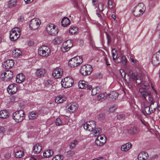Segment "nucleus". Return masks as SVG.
I'll use <instances>...</instances> for the list:
<instances>
[{
	"instance_id": "obj_1",
	"label": "nucleus",
	"mask_w": 160,
	"mask_h": 160,
	"mask_svg": "<svg viewBox=\"0 0 160 160\" xmlns=\"http://www.w3.org/2000/svg\"><path fill=\"white\" fill-rule=\"evenodd\" d=\"M96 123L93 121L87 122L83 125V127L85 129L89 131H92V133L95 136L99 135L101 132V129L99 128H95Z\"/></svg>"
},
{
	"instance_id": "obj_2",
	"label": "nucleus",
	"mask_w": 160,
	"mask_h": 160,
	"mask_svg": "<svg viewBox=\"0 0 160 160\" xmlns=\"http://www.w3.org/2000/svg\"><path fill=\"white\" fill-rule=\"evenodd\" d=\"M145 9L144 5L143 3H139L135 7L133 12V14L135 16H139L144 13Z\"/></svg>"
},
{
	"instance_id": "obj_3",
	"label": "nucleus",
	"mask_w": 160,
	"mask_h": 160,
	"mask_svg": "<svg viewBox=\"0 0 160 160\" xmlns=\"http://www.w3.org/2000/svg\"><path fill=\"white\" fill-rule=\"evenodd\" d=\"M25 114L23 111L20 110L16 111L13 114L12 118L16 122H19L22 121L25 118Z\"/></svg>"
},
{
	"instance_id": "obj_4",
	"label": "nucleus",
	"mask_w": 160,
	"mask_h": 160,
	"mask_svg": "<svg viewBox=\"0 0 160 160\" xmlns=\"http://www.w3.org/2000/svg\"><path fill=\"white\" fill-rule=\"evenodd\" d=\"M82 59L80 56L72 58L69 61L68 64L71 68H74L79 66L82 62Z\"/></svg>"
},
{
	"instance_id": "obj_5",
	"label": "nucleus",
	"mask_w": 160,
	"mask_h": 160,
	"mask_svg": "<svg viewBox=\"0 0 160 160\" xmlns=\"http://www.w3.org/2000/svg\"><path fill=\"white\" fill-rule=\"evenodd\" d=\"M20 30L19 28L15 27L13 28L10 33V38L12 41L17 40L20 36Z\"/></svg>"
},
{
	"instance_id": "obj_6",
	"label": "nucleus",
	"mask_w": 160,
	"mask_h": 160,
	"mask_svg": "<svg viewBox=\"0 0 160 160\" xmlns=\"http://www.w3.org/2000/svg\"><path fill=\"white\" fill-rule=\"evenodd\" d=\"M92 70V66L88 64L83 65L80 69L81 74L84 76L90 74Z\"/></svg>"
},
{
	"instance_id": "obj_7",
	"label": "nucleus",
	"mask_w": 160,
	"mask_h": 160,
	"mask_svg": "<svg viewBox=\"0 0 160 160\" xmlns=\"http://www.w3.org/2000/svg\"><path fill=\"white\" fill-rule=\"evenodd\" d=\"M74 82L73 79L70 77H67L63 79L61 82V85L64 88L71 87Z\"/></svg>"
},
{
	"instance_id": "obj_8",
	"label": "nucleus",
	"mask_w": 160,
	"mask_h": 160,
	"mask_svg": "<svg viewBox=\"0 0 160 160\" xmlns=\"http://www.w3.org/2000/svg\"><path fill=\"white\" fill-rule=\"evenodd\" d=\"M38 54L43 57H46L50 53V50L48 47L42 46L38 49Z\"/></svg>"
},
{
	"instance_id": "obj_9",
	"label": "nucleus",
	"mask_w": 160,
	"mask_h": 160,
	"mask_svg": "<svg viewBox=\"0 0 160 160\" xmlns=\"http://www.w3.org/2000/svg\"><path fill=\"white\" fill-rule=\"evenodd\" d=\"M46 30L48 32L52 35H55L58 33V28L52 24L48 25L46 27Z\"/></svg>"
},
{
	"instance_id": "obj_10",
	"label": "nucleus",
	"mask_w": 160,
	"mask_h": 160,
	"mask_svg": "<svg viewBox=\"0 0 160 160\" xmlns=\"http://www.w3.org/2000/svg\"><path fill=\"white\" fill-rule=\"evenodd\" d=\"M72 42L71 40H68L64 42L62 46L61 49L63 52H66L68 51L72 47Z\"/></svg>"
},
{
	"instance_id": "obj_11",
	"label": "nucleus",
	"mask_w": 160,
	"mask_h": 160,
	"mask_svg": "<svg viewBox=\"0 0 160 160\" xmlns=\"http://www.w3.org/2000/svg\"><path fill=\"white\" fill-rule=\"evenodd\" d=\"M151 62L154 66H156L160 63V49L153 55Z\"/></svg>"
},
{
	"instance_id": "obj_12",
	"label": "nucleus",
	"mask_w": 160,
	"mask_h": 160,
	"mask_svg": "<svg viewBox=\"0 0 160 160\" xmlns=\"http://www.w3.org/2000/svg\"><path fill=\"white\" fill-rule=\"evenodd\" d=\"M40 24V20L38 19L34 18L30 21L29 26L31 29L35 30L38 28Z\"/></svg>"
},
{
	"instance_id": "obj_13",
	"label": "nucleus",
	"mask_w": 160,
	"mask_h": 160,
	"mask_svg": "<svg viewBox=\"0 0 160 160\" xmlns=\"http://www.w3.org/2000/svg\"><path fill=\"white\" fill-rule=\"evenodd\" d=\"M131 76L133 81L138 84L140 83L142 81L143 76L142 75H137L136 73H132Z\"/></svg>"
},
{
	"instance_id": "obj_14",
	"label": "nucleus",
	"mask_w": 160,
	"mask_h": 160,
	"mask_svg": "<svg viewBox=\"0 0 160 160\" xmlns=\"http://www.w3.org/2000/svg\"><path fill=\"white\" fill-rule=\"evenodd\" d=\"M52 74L53 77L55 78H60L62 76V70L60 68L57 67L53 71Z\"/></svg>"
},
{
	"instance_id": "obj_15",
	"label": "nucleus",
	"mask_w": 160,
	"mask_h": 160,
	"mask_svg": "<svg viewBox=\"0 0 160 160\" xmlns=\"http://www.w3.org/2000/svg\"><path fill=\"white\" fill-rule=\"evenodd\" d=\"M78 86L80 88L85 89L87 88L88 89L91 90L92 87L91 85H89L88 83L84 81H80L78 82Z\"/></svg>"
},
{
	"instance_id": "obj_16",
	"label": "nucleus",
	"mask_w": 160,
	"mask_h": 160,
	"mask_svg": "<svg viewBox=\"0 0 160 160\" xmlns=\"http://www.w3.org/2000/svg\"><path fill=\"white\" fill-rule=\"evenodd\" d=\"M14 64V61L12 59H9L4 62L3 67L6 69H9L13 67Z\"/></svg>"
},
{
	"instance_id": "obj_17",
	"label": "nucleus",
	"mask_w": 160,
	"mask_h": 160,
	"mask_svg": "<svg viewBox=\"0 0 160 160\" xmlns=\"http://www.w3.org/2000/svg\"><path fill=\"white\" fill-rule=\"evenodd\" d=\"M119 95L118 93L115 92H112L107 95V99L109 101L115 100Z\"/></svg>"
},
{
	"instance_id": "obj_18",
	"label": "nucleus",
	"mask_w": 160,
	"mask_h": 160,
	"mask_svg": "<svg viewBox=\"0 0 160 160\" xmlns=\"http://www.w3.org/2000/svg\"><path fill=\"white\" fill-rule=\"evenodd\" d=\"M17 90V86L15 84L10 85L7 88V91L9 94H14Z\"/></svg>"
},
{
	"instance_id": "obj_19",
	"label": "nucleus",
	"mask_w": 160,
	"mask_h": 160,
	"mask_svg": "<svg viewBox=\"0 0 160 160\" xmlns=\"http://www.w3.org/2000/svg\"><path fill=\"white\" fill-rule=\"evenodd\" d=\"M4 76V81H8L12 79L13 77V72L10 71H7L3 73Z\"/></svg>"
},
{
	"instance_id": "obj_20",
	"label": "nucleus",
	"mask_w": 160,
	"mask_h": 160,
	"mask_svg": "<svg viewBox=\"0 0 160 160\" xmlns=\"http://www.w3.org/2000/svg\"><path fill=\"white\" fill-rule=\"evenodd\" d=\"M78 105L75 103H70L68 104L66 108L70 112H73L77 109Z\"/></svg>"
},
{
	"instance_id": "obj_21",
	"label": "nucleus",
	"mask_w": 160,
	"mask_h": 160,
	"mask_svg": "<svg viewBox=\"0 0 160 160\" xmlns=\"http://www.w3.org/2000/svg\"><path fill=\"white\" fill-rule=\"evenodd\" d=\"M42 149V147L41 145L38 143H37L33 146L32 151L34 154H37L40 152Z\"/></svg>"
},
{
	"instance_id": "obj_22",
	"label": "nucleus",
	"mask_w": 160,
	"mask_h": 160,
	"mask_svg": "<svg viewBox=\"0 0 160 160\" xmlns=\"http://www.w3.org/2000/svg\"><path fill=\"white\" fill-rule=\"evenodd\" d=\"M46 72V70L43 68L38 69L36 70V75L38 77L43 76Z\"/></svg>"
},
{
	"instance_id": "obj_23",
	"label": "nucleus",
	"mask_w": 160,
	"mask_h": 160,
	"mask_svg": "<svg viewBox=\"0 0 160 160\" xmlns=\"http://www.w3.org/2000/svg\"><path fill=\"white\" fill-rule=\"evenodd\" d=\"M128 133L130 134H133L137 133L139 129L136 127L133 126L128 128Z\"/></svg>"
},
{
	"instance_id": "obj_24",
	"label": "nucleus",
	"mask_w": 160,
	"mask_h": 160,
	"mask_svg": "<svg viewBox=\"0 0 160 160\" xmlns=\"http://www.w3.org/2000/svg\"><path fill=\"white\" fill-rule=\"evenodd\" d=\"M22 55L21 51L18 49H16L12 50V56L15 58H17Z\"/></svg>"
},
{
	"instance_id": "obj_25",
	"label": "nucleus",
	"mask_w": 160,
	"mask_h": 160,
	"mask_svg": "<svg viewBox=\"0 0 160 160\" xmlns=\"http://www.w3.org/2000/svg\"><path fill=\"white\" fill-rule=\"evenodd\" d=\"M132 146L131 143H127L121 146V149L122 151L126 152L131 148Z\"/></svg>"
},
{
	"instance_id": "obj_26",
	"label": "nucleus",
	"mask_w": 160,
	"mask_h": 160,
	"mask_svg": "<svg viewBox=\"0 0 160 160\" xmlns=\"http://www.w3.org/2000/svg\"><path fill=\"white\" fill-rule=\"evenodd\" d=\"M25 79V77L22 73L18 74L16 77V81L18 83L23 82Z\"/></svg>"
},
{
	"instance_id": "obj_27",
	"label": "nucleus",
	"mask_w": 160,
	"mask_h": 160,
	"mask_svg": "<svg viewBox=\"0 0 160 160\" xmlns=\"http://www.w3.org/2000/svg\"><path fill=\"white\" fill-rule=\"evenodd\" d=\"M66 99V98L62 96H57L55 99V101L58 103H60L63 102Z\"/></svg>"
},
{
	"instance_id": "obj_28",
	"label": "nucleus",
	"mask_w": 160,
	"mask_h": 160,
	"mask_svg": "<svg viewBox=\"0 0 160 160\" xmlns=\"http://www.w3.org/2000/svg\"><path fill=\"white\" fill-rule=\"evenodd\" d=\"M61 23L62 26L66 27L70 24V21L68 18L64 17L62 20Z\"/></svg>"
},
{
	"instance_id": "obj_29",
	"label": "nucleus",
	"mask_w": 160,
	"mask_h": 160,
	"mask_svg": "<svg viewBox=\"0 0 160 160\" xmlns=\"http://www.w3.org/2000/svg\"><path fill=\"white\" fill-rule=\"evenodd\" d=\"M142 112L144 115H145L146 114H150V113L153 112V111L152 109L150 110V107L146 106L144 107V110L142 111Z\"/></svg>"
},
{
	"instance_id": "obj_30",
	"label": "nucleus",
	"mask_w": 160,
	"mask_h": 160,
	"mask_svg": "<svg viewBox=\"0 0 160 160\" xmlns=\"http://www.w3.org/2000/svg\"><path fill=\"white\" fill-rule=\"evenodd\" d=\"M62 41V38L61 37H57L52 40V43L54 44H58L61 43Z\"/></svg>"
},
{
	"instance_id": "obj_31",
	"label": "nucleus",
	"mask_w": 160,
	"mask_h": 160,
	"mask_svg": "<svg viewBox=\"0 0 160 160\" xmlns=\"http://www.w3.org/2000/svg\"><path fill=\"white\" fill-rule=\"evenodd\" d=\"M8 112L6 110L2 111L0 112V118H6L8 117Z\"/></svg>"
},
{
	"instance_id": "obj_32",
	"label": "nucleus",
	"mask_w": 160,
	"mask_h": 160,
	"mask_svg": "<svg viewBox=\"0 0 160 160\" xmlns=\"http://www.w3.org/2000/svg\"><path fill=\"white\" fill-rule=\"evenodd\" d=\"M44 85L47 88H48L49 89H50L52 87V82L50 80H45L44 82Z\"/></svg>"
},
{
	"instance_id": "obj_33",
	"label": "nucleus",
	"mask_w": 160,
	"mask_h": 160,
	"mask_svg": "<svg viewBox=\"0 0 160 160\" xmlns=\"http://www.w3.org/2000/svg\"><path fill=\"white\" fill-rule=\"evenodd\" d=\"M53 154V152L52 150H48L43 152V156L44 157L48 158L51 156Z\"/></svg>"
},
{
	"instance_id": "obj_34",
	"label": "nucleus",
	"mask_w": 160,
	"mask_h": 160,
	"mask_svg": "<svg viewBox=\"0 0 160 160\" xmlns=\"http://www.w3.org/2000/svg\"><path fill=\"white\" fill-rule=\"evenodd\" d=\"M107 95L105 96L104 93H100L99 94L97 97L98 100L100 101H102L107 99Z\"/></svg>"
},
{
	"instance_id": "obj_35",
	"label": "nucleus",
	"mask_w": 160,
	"mask_h": 160,
	"mask_svg": "<svg viewBox=\"0 0 160 160\" xmlns=\"http://www.w3.org/2000/svg\"><path fill=\"white\" fill-rule=\"evenodd\" d=\"M140 92L145 99H146V97L149 96L150 94V93L149 92H147L143 89H140Z\"/></svg>"
},
{
	"instance_id": "obj_36",
	"label": "nucleus",
	"mask_w": 160,
	"mask_h": 160,
	"mask_svg": "<svg viewBox=\"0 0 160 160\" xmlns=\"http://www.w3.org/2000/svg\"><path fill=\"white\" fill-rule=\"evenodd\" d=\"M16 0H10L7 5L8 7L9 8H11L15 6L16 4Z\"/></svg>"
},
{
	"instance_id": "obj_37",
	"label": "nucleus",
	"mask_w": 160,
	"mask_h": 160,
	"mask_svg": "<svg viewBox=\"0 0 160 160\" xmlns=\"http://www.w3.org/2000/svg\"><path fill=\"white\" fill-rule=\"evenodd\" d=\"M100 91V88L99 87H96L93 88L91 91L92 95L93 96L95 95L98 93Z\"/></svg>"
},
{
	"instance_id": "obj_38",
	"label": "nucleus",
	"mask_w": 160,
	"mask_h": 160,
	"mask_svg": "<svg viewBox=\"0 0 160 160\" xmlns=\"http://www.w3.org/2000/svg\"><path fill=\"white\" fill-rule=\"evenodd\" d=\"M28 117L29 119H33L37 117V113L34 112H32L29 113Z\"/></svg>"
},
{
	"instance_id": "obj_39",
	"label": "nucleus",
	"mask_w": 160,
	"mask_h": 160,
	"mask_svg": "<svg viewBox=\"0 0 160 160\" xmlns=\"http://www.w3.org/2000/svg\"><path fill=\"white\" fill-rule=\"evenodd\" d=\"M105 142V139H104L103 141H101L98 138V137L95 140V143L96 145L98 146H100L103 145Z\"/></svg>"
},
{
	"instance_id": "obj_40",
	"label": "nucleus",
	"mask_w": 160,
	"mask_h": 160,
	"mask_svg": "<svg viewBox=\"0 0 160 160\" xmlns=\"http://www.w3.org/2000/svg\"><path fill=\"white\" fill-rule=\"evenodd\" d=\"M78 30L77 27L75 26H71L70 28L69 32L72 34H75Z\"/></svg>"
},
{
	"instance_id": "obj_41",
	"label": "nucleus",
	"mask_w": 160,
	"mask_h": 160,
	"mask_svg": "<svg viewBox=\"0 0 160 160\" xmlns=\"http://www.w3.org/2000/svg\"><path fill=\"white\" fill-rule=\"evenodd\" d=\"M117 50L115 48H113L112 49V55L113 57V59L114 60L118 56Z\"/></svg>"
},
{
	"instance_id": "obj_42",
	"label": "nucleus",
	"mask_w": 160,
	"mask_h": 160,
	"mask_svg": "<svg viewBox=\"0 0 160 160\" xmlns=\"http://www.w3.org/2000/svg\"><path fill=\"white\" fill-rule=\"evenodd\" d=\"M23 155L24 153L21 151H17L15 154L16 157L18 158H21L23 156Z\"/></svg>"
},
{
	"instance_id": "obj_43",
	"label": "nucleus",
	"mask_w": 160,
	"mask_h": 160,
	"mask_svg": "<svg viewBox=\"0 0 160 160\" xmlns=\"http://www.w3.org/2000/svg\"><path fill=\"white\" fill-rule=\"evenodd\" d=\"M158 106V103L157 102H153V103H151L150 105V107L153 110V112L155 111L156 108Z\"/></svg>"
},
{
	"instance_id": "obj_44",
	"label": "nucleus",
	"mask_w": 160,
	"mask_h": 160,
	"mask_svg": "<svg viewBox=\"0 0 160 160\" xmlns=\"http://www.w3.org/2000/svg\"><path fill=\"white\" fill-rule=\"evenodd\" d=\"M117 107L115 105H111L110 106L109 109V111L110 112H113L117 109Z\"/></svg>"
},
{
	"instance_id": "obj_45",
	"label": "nucleus",
	"mask_w": 160,
	"mask_h": 160,
	"mask_svg": "<svg viewBox=\"0 0 160 160\" xmlns=\"http://www.w3.org/2000/svg\"><path fill=\"white\" fill-rule=\"evenodd\" d=\"M78 142L77 140H74L72 141L70 145V148H71L73 149L76 146V145L78 144Z\"/></svg>"
},
{
	"instance_id": "obj_46",
	"label": "nucleus",
	"mask_w": 160,
	"mask_h": 160,
	"mask_svg": "<svg viewBox=\"0 0 160 160\" xmlns=\"http://www.w3.org/2000/svg\"><path fill=\"white\" fill-rule=\"evenodd\" d=\"M57 126H60L62 125V123L61 119L59 118H58L55 122Z\"/></svg>"
},
{
	"instance_id": "obj_47",
	"label": "nucleus",
	"mask_w": 160,
	"mask_h": 160,
	"mask_svg": "<svg viewBox=\"0 0 160 160\" xmlns=\"http://www.w3.org/2000/svg\"><path fill=\"white\" fill-rule=\"evenodd\" d=\"M98 10L101 12L104 10V4L102 3H100L98 5Z\"/></svg>"
},
{
	"instance_id": "obj_48",
	"label": "nucleus",
	"mask_w": 160,
	"mask_h": 160,
	"mask_svg": "<svg viewBox=\"0 0 160 160\" xmlns=\"http://www.w3.org/2000/svg\"><path fill=\"white\" fill-rule=\"evenodd\" d=\"M140 123L143 124L146 127H148L149 125L148 123V122L145 121L144 120L142 119H140Z\"/></svg>"
},
{
	"instance_id": "obj_49",
	"label": "nucleus",
	"mask_w": 160,
	"mask_h": 160,
	"mask_svg": "<svg viewBox=\"0 0 160 160\" xmlns=\"http://www.w3.org/2000/svg\"><path fill=\"white\" fill-rule=\"evenodd\" d=\"M98 118L100 120H102L105 118V115L104 113H101L99 115Z\"/></svg>"
},
{
	"instance_id": "obj_50",
	"label": "nucleus",
	"mask_w": 160,
	"mask_h": 160,
	"mask_svg": "<svg viewBox=\"0 0 160 160\" xmlns=\"http://www.w3.org/2000/svg\"><path fill=\"white\" fill-rule=\"evenodd\" d=\"M143 153V160H146L147 159L148 155V154L146 152H142Z\"/></svg>"
},
{
	"instance_id": "obj_51",
	"label": "nucleus",
	"mask_w": 160,
	"mask_h": 160,
	"mask_svg": "<svg viewBox=\"0 0 160 160\" xmlns=\"http://www.w3.org/2000/svg\"><path fill=\"white\" fill-rule=\"evenodd\" d=\"M63 159L62 156L60 155L59 156H57L55 157L52 158V160H62Z\"/></svg>"
},
{
	"instance_id": "obj_52",
	"label": "nucleus",
	"mask_w": 160,
	"mask_h": 160,
	"mask_svg": "<svg viewBox=\"0 0 160 160\" xmlns=\"http://www.w3.org/2000/svg\"><path fill=\"white\" fill-rule=\"evenodd\" d=\"M143 153L142 152L139 153L138 156V160H143Z\"/></svg>"
},
{
	"instance_id": "obj_53",
	"label": "nucleus",
	"mask_w": 160,
	"mask_h": 160,
	"mask_svg": "<svg viewBox=\"0 0 160 160\" xmlns=\"http://www.w3.org/2000/svg\"><path fill=\"white\" fill-rule=\"evenodd\" d=\"M113 5L111 1H108V7L109 8H112L113 7Z\"/></svg>"
},
{
	"instance_id": "obj_54",
	"label": "nucleus",
	"mask_w": 160,
	"mask_h": 160,
	"mask_svg": "<svg viewBox=\"0 0 160 160\" xmlns=\"http://www.w3.org/2000/svg\"><path fill=\"white\" fill-rule=\"evenodd\" d=\"M4 157L6 158V159H9V158H10V157H11V154H10L8 152H6L4 155Z\"/></svg>"
},
{
	"instance_id": "obj_55",
	"label": "nucleus",
	"mask_w": 160,
	"mask_h": 160,
	"mask_svg": "<svg viewBox=\"0 0 160 160\" xmlns=\"http://www.w3.org/2000/svg\"><path fill=\"white\" fill-rule=\"evenodd\" d=\"M122 62L124 64H126L127 63V60L125 57H122Z\"/></svg>"
},
{
	"instance_id": "obj_56",
	"label": "nucleus",
	"mask_w": 160,
	"mask_h": 160,
	"mask_svg": "<svg viewBox=\"0 0 160 160\" xmlns=\"http://www.w3.org/2000/svg\"><path fill=\"white\" fill-rule=\"evenodd\" d=\"M142 87L143 88H147L148 87V84L147 82H145L142 85Z\"/></svg>"
},
{
	"instance_id": "obj_57",
	"label": "nucleus",
	"mask_w": 160,
	"mask_h": 160,
	"mask_svg": "<svg viewBox=\"0 0 160 160\" xmlns=\"http://www.w3.org/2000/svg\"><path fill=\"white\" fill-rule=\"evenodd\" d=\"M74 152L72 151H68L67 152L68 154L70 156L73 155L74 154Z\"/></svg>"
},
{
	"instance_id": "obj_58",
	"label": "nucleus",
	"mask_w": 160,
	"mask_h": 160,
	"mask_svg": "<svg viewBox=\"0 0 160 160\" xmlns=\"http://www.w3.org/2000/svg\"><path fill=\"white\" fill-rule=\"evenodd\" d=\"M123 117V115L122 114H119L117 116V118L118 119H121Z\"/></svg>"
},
{
	"instance_id": "obj_59",
	"label": "nucleus",
	"mask_w": 160,
	"mask_h": 160,
	"mask_svg": "<svg viewBox=\"0 0 160 160\" xmlns=\"http://www.w3.org/2000/svg\"><path fill=\"white\" fill-rule=\"evenodd\" d=\"M6 131V129L3 127H1L0 128V133H3Z\"/></svg>"
},
{
	"instance_id": "obj_60",
	"label": "nucleus",
	"mask_w": 160,
	"mask_h": 160,
	"mask_svg": "<svg viewBox=\"0 0 160 160\" xmlns=\"http://www.w3.org/2000/svg\"><path fill=\"white\" fill-rule=\"evenodd\" d=\"M34 0H24L26 4L30 3L33 1Z\"/></svg>"
},
{
	"instance_id": "obj_61",
	"label": "nucleus",
	"mask_w": 160,
	"mask_h": 160,
	"mask_svg": "<svg viewBox=\"0 0 160 160\" xmlns=\"http://www.w3.org/2000/svg\"><path fill=\"white\" fill-rule=\"evenodd\" d=\"M149 102H150L151 103H153V102H153V98L151 97L149 98Z\"/></svg>"
},
{
	"instance_id": "obj_62",
	"label": "nucleus",
	"mask_w": 160,
	"mask_h": 160,
	"mask_svg": "<svg viewBox=\"0 0 160 160\" xmlns=\"http://www.w3.org/2000/svg\"><path fill=\"white\" fill-rule=\"evenodd\" d=\"M24 20V17L22 16H21L18 19L19 21L22 22Z\"/></svg>"
},
{
	"instance_id": "obj_63",
	"label": "nucleus",
	"mask_w": 160,
	"mask_h": 160,
	"mask_svg": "<svg viewBox=\"0 0 160 160\" xmlns=\"http://www.w3.org/2000/svg\"><path fill=\"white\" fill-rule=\"evenodd\" d=\"M107 39L108 40V43L110 42L111 41V38L109 35H107Z\"/></svg>"
},
{
	"instance_id": "obj_64",
	"label": "nucleus",
	"mask_w": 160,
	"mask_h": 160,
	"mask_svg": "<svg viewBox=\"0 0 160 160\" xmlns=\"http://www.w3.org/2000/svg\"><path fill=\"white\" fill-rule=\"evenodd\" d=\"M157 29L158 30H160V22L157 25Z\"/></svg>"
}]
</instances>
